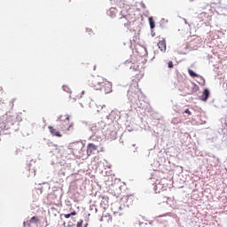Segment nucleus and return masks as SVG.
<instances>
[{
	"instance_id": "1",
	"label": "nucleus",
	"mask_w": 227,
	"mask_h": 227,
	"mask_svg": "<svg viewBox=\"0 0 227 227\" xmlns=\"http://www.w3.org/2000/svg\"><path fill=\"white\" fill-rule=\"evenodd\" d=\"M122 17L120 18V24H122L127 29H130L132 24L137 20V16H136V11L134 9H129L127 11L122 10L121 12Z\"/></svg>"
},
{
	"instance_id": "2",
	"label": "nucleus",
	"mask_w": 227,
	"mask_h": 227,
	"mask_svg": "<svg viewBox=\"0 0 227 227\" xmlns=\"http://www.w3.org/2000/svg\"><path fill=\"white\" fill-rule=\"evenodd\" d=\"M104 84V78L100 76H93L89 80V85L94 90H102Z\"/></svg>"
},
{
	"instance_id": "3",
	"label": "nucleus",
	"mask_w": 227,
	"mask_h": 227,
	"mask_svg": "<svg viewBox=\"0 0 227 227\" xmlns=\"http://www.w3.org/2000/svg\"><path fill=\"white\" fill-rule=\"evenodd\" d=\"M10 120H12V117H8V115L3 116L0 119V129H2V130H8L10 129V125L8 123H10Z\"/></svg>"
},
{
	"instance_id": "4",
	"label": "nucleus",
	"mask_w": 227,
	"mask_h": 227,
	"mask_svg": "<svg viewBox=\"0 0 227 227\" xmlns=\"http://www.w3.org/2000/svg\"><path fill=\"white\" fill-rule=\"evenodd\" d=\"M99 90H101V91H104V93L106 94L111 93V91H113V83L107 81L103 82L102 88Z\"/></svg>"
},
{
	"instance_id": "5",
	"label": "nucleus",
	"mask_w": 227,
	"mask_h": 227,
	"mask_svg": "<svg viewBox=\"0 0 227 227\" xmlns=\"http://www.w3.org/2000/svg\"><path fill=\"white\" fill-rule=\"evenodd\" d=\"M98 150V146L95 145L94 144H89L87 146V155H93L95 152Z\"/></svg>"
},
{
	"instance_id": "6",
	"label": "nucleus",
	"mask_w": 227,
	"mask_h": 227,
	"mask_svg": "<svg viewBox=\"0 0 227 227\" xmlns=\"http://www.w3.org/2000/svg\"><path fill=\"white\" fill-rule=\"evenodd\" d=\"M71 150L73 151L74 155H77V153H79L81 150H82V145L78 143H74L71 145Z\"/></svg>"
},
{
	"instance_id": "7",
	"label": "nucleus",
	"mask_w": 227,
	"mask_h": 227,
	"mask_svg": "<svg viewBox=\"0 0 227 227\" xmlns=\"http://www.w3.org/2000/svg\"><path fill=\"white\" fill-rule=\"evenodd\" d=\"M48 129L52 136H55L56 137H63V135H61L59 130H58L56 128L49 126Z\"/></svg>"
},
{
	"instance_id": "8",
	"label": "nucleus",
	"mask_w": 227,
	"mask_h": 227,
	"mask_svg": "<svg viewBox=\"0 0 227 227\" xmlns=\"http://www.w3.org/2000/svg\"><path fill=\"white\" fill-rule=\"evenodd\" d=\"M101 221H103V223H112L113 216H111L109 213L105 212L101 217Z\"/></svg>"
},
{
	"instance_id": "9",
	"label": "nucleus",
	"mask_w": 227,
	"mask_h": 227,
	"mask_svg": "<svg viewBox=\"0 0 227 227\" xmlns=\"http://www.w3.org/2000/svg\"><path fill=\"white\" fill-rule=\"evenodd\" d=\"M72 127H74V123H69V122L60 125V129L62 132H68V130H70Z\"/></svg>"
},
{
	"instance_id": "10",
	"label": "nucleus",
	"mask_w": 227,
	"mask_h": 227,
	"mask_svg": "<svg viewBox=\"0 0 227 227\" xmlns=\"http://www.w3.org/2000/svg\"><path fill=\"white\" fill-rule=\"evenodd\" d=\"M208 97H210V90H208V89H205L200 98L203 102H207V100H208Z\"/></svg>"
},
{
	"instance_id": "11",
	"label": "nucleus",
	"mask_w": 227,
	"mask_h": 227,
	"mask_svg": "<svg viewBox=\"0 0 227 227\" xmlns=\"http://www.w3.org/2000/svg\"><path fill=\"white\" fill-rule=\"evenodd\" d=\"M158 47L161 52H166V40H161L158 43Z\"/></svg>"
},
{
	"instance_id": "12",
	"label": "nucleus",
	"mask_w": 227,
	"mask_h": 227,
	"mask_svg": "<svg viewBox=\"0 0 227 227\" xmlns=\"http://www.w3.org/2000/svg\"><path fill=\"white\" fill-rule=\"evenodd\" d=\"M108 15L109 17H111L112 19H114V17H116V13H118V11L116 10V8H110L108 11Z\"/></svg>"
},
{
	"instance_id": "13",
	"label": "nucleus",
	"mask_w": 227,
	"mask_h": 227,
	"mask_svg": "<svg viewBox=\"0 0 227 227\" xmlns=\"http://www.w3.org/2000/svg\"><path fill=\"white\" fill-rule=\"evenodd\" d=\"M149 25L151 29H154L155 28V21L153 20V17L149 18Z\"/></svg>"
},
{
	"instance_id": "14",
	"label": "nucleus",
	"mask_w": 227,
	"mask_h": 227,
	"mask_svg": "<svg viewBox=\"0 0 227 227\" xmlns=\"http://www.w3.org/2000/svg\"><path fill=\"white\" fill-rule=\"evenodd\" d=\"M188 74L191 75V77H200V74L194 73L192 69H188Z\"/></svg>"
},
{
	"instance_id": "15",
	"label": "nucleus",
	"mask_w": 227,
	"mask_h": 227,
	"mask_svg": "<svg viewBox=\"0 0 227 227\" xmlns=\"http://www.w3.org/2000/svg\"><path fill=\"white\" fill-rule=\"evenodd\" d=\"M72 215H77V212L73 211V212L70 213V214H64V217H65L66 219H69V217H72Z\"/></svg>"
},
{
	"instance_id": "16",
	"label": "nucleus",
	"mask_w": 227,
	"mask_h": 227,
	"mask_svg": "<svg viewBox=\"0 0 227 227\" xmlns=\"http://www.w3.org/2000/svg\"><path fill=\"white\" fill-rule=\"evenodd\" d=\"M108 137L109 139H116V131H111V134Z\"/></svg>"
},
{
	"instance_id": "17",
	"label": "nucleus",
	"mask_w": 227,
	"mask_h": 227,
	"mask_svg": "<svg viewBox=\"0 0 227 227\" xmlns=\"http://www.w3.org/2000/svg\"><path fill=\"white\" fill-rule=\"evenodd\" d=\"M38 221H40V220H38V218H36V216H33L30 220H29V222L28 223H38Z\"/></svg>"
},
{
	"instance_id": "18",
	"label": "nucleus",
	"mask_w": 227,
	"mask_h": 227,
	"mask_svg": "<svg viewBox=\"0 0 227 227\" xmlns=\"http://www.w3.org/2000/svg\"><path fill=\"white\" fill-rule=\"evenodd\" d=\"M3 93H4V91H3V87L0 86V97H1V95H3ZM1 104H4V100L0 99V105H1Z\"/></svg>"
},
{
	"instance_id": "19",
	"label": "nucleus",
	"mask_w": 227,
	"mask_h": 227,
	"mask_svg": "<svg viewBox=\"0 0 227 227\" xmlns=\"http://www.w3.org/2000/svg\"><path fill=\"white\" fill-rule=\"evenodd\" d=\"M168 68H173V67H174L173 61H169V62L168 63Z\"/></svg>"
},
{
	"instance_id": "20",
	"label": "nucleus",
	"mask_w": 227,
	"mask_h": 227,
	"mask_svg": "<svg viewBox=\"0 0 227 227\" xmlns=\"http://www.w3.org/2000/svg\"><path fill=\"white\" fill-rule=\"evenodd\" d=\"M184 113H185L186 114H188L189 116H191V114H192V113H191V110H189V109H186V110L184 111Z\"/></svg>"
},
{
	"instance_id": "21",
	"label": "nucleus",
	"mask_w": 227,
	"mask_h": 227,
	"mask_svg": "<svg viewBox=\"0 0 227 227\" xmlns=\"http://www.w3.org/2000/svg\"><path fill=\"white\" fill-rule=\"evenodd\" d=\"M76 227H82V221L78 222Z\"/></svg>"
},
{
	"instance_id": "22",
	"label": "nucleus",
	"mask_w": 227,
	"mask_h": 227,
	"mask_svg": "<svg viewBox=\"0 0 227 227\" xmlns=\"http://www.w3.org/2000/svg\"><path fill=\"white\" fill-rule=\"evenodd\" d=\"M66 120H67V122H69L70 121V117H67Z\"/></svg>"
},
{
	"instance_id": "23",
	"label": "nucleus",
	"mask_w": 227,
	"mask_h": 227,
	"mask_svg": "<svg viewBox=\"0 0 227 227\" xmlns=\"http://www.w3.org/2000/svg\"><path fill=\"white\" fill-rule=\"evenodd\" d=\"M15 99L12 100V107H13V102H14Z\"/></svg>"
},
{
	"instance_id": "24",
	"label": "nucleus",
	"mask_w": 227,
	"mask_h": 227,
	"mask_svg": "<svg viewBox=\"0 0 227 227\" xmlns=\"http://www.w3.org/2000/svg\"><path fill=\"white\" fill-rule=\"evenodd\" d=\"M189 1V3H192V1H194V0H188Z\"/></svg>"
},
{
	"instance_id": "25",
	"label": "nucleus",
	"mask_w": 227,
	"mask_h": 227,
	"mask_svg": "<svg viewBox=\"0 0 227 227\" xmlns=\"http://www.w3.org/2000/svg\"><path fill=\"white\" fill-rule=\"evenodd\" d=\"M82 95H84V90H83V91H82Z\"/></svg>"
}]
</instances>
